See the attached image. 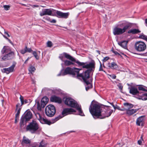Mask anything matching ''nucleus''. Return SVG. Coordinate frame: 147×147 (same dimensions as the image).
<instances>
[{
  "instance_id": "f257e3e1",
  "label": "nucleus",
  "mask_w": 147,
  "mask_h": 147,
  "mask_svg": "<svg viewBox=\"0 0 147 147\" xmlns=\"http://www.w3.org/2000/svg\"><path fill=\"white\" fill-rule=\"evenodd\" d=\"M90 112L95 119H104L110 116L113 112V110H102L101 107L96 104H93L92 101L90 106Z\"/></svg>"
},
{
  "instance_id": "f03ea898",
  "label": "nucleus",
  "mask_w": 147,
  "mask_h": 147,
  "mask_svg": "<svg viewBox=\"0 0 147 147\" xmlns=\"http://www.w3.org/2000/svg\"><path fill=\"white\" fill-rule=\"evenodd\" d=\"M77 64L78 66H82L83 68L88 69L82 74H77L78 77H82L84 82L87 84H89V81L92 78L90 77V74L92 71H93L95 69V63L94 62H90L88 64L86 63L77 62Z\"/></svg>"
},
{
  "instance_id": "7ed1b4c3",
  "label": "nucleus",
  "mask_w": 147,
  "mask_h": 147,
  "mask_svg": "<svg viewBox=\"0 0 147 147\" xmlns=\"http://www.w3.org/2000/svg\"><path fill=\"white\" fill-rule=\"evenodd\" d=\"M63 100L65 104L66 105L71 107L76 108L78 111L79 115L82 116L84 115L81 106H79L75 100L69 97H65L63 98Z\"/></svg>"
},
{
  "instance_id": "20e7f679",
  "label": "nucleus",
  "mask_w": 147,
  "mask_h": 147,
  "mask_svg": "<svg viewBox=\"0 0 147 147\" xmlns=\"http://www.w3.org/2000/svg\"><path fill=\"white\" fill-rule=\"evenodd\" d=\"M123 26H124V27L122 28L118 27L115 28L113 30V34L115 35L122 34L125 32L127 30L131 28V24L129 23L125 22L119 25V27H122Z\"/></svg>"
},
{
  "instance_id": "39448f33",
  "label": "nucleus",
  "mask_w": 147,
  "mask_h": 147,
  "mask_svg": "<svg viewBox=\"0 0 147 147\" xmlns=\"http://www.w3.org/2000/svg\"><path fill=\"white\" fill-rule=\"evenodd\" d=\"M32 117L31 112L29 111H27L22 117L20 122V127L22 128L26 124L27 122L29 121Z\"/></svg>"
},
{
  "instance_id": "423d86ee",
  "label": "nucleus",
  "mask_w": 147,
  "mask_h": 147,
  "mask_svg": "<svg viewBox=\"0 0 147 147\" xmlns=\"http://www.w3.org/2000/svg\"><path fill=\"white\" fill-rule=\"evenodd\" d=\"M39 128V125L35 121H32L26 127L27 131H29L32 134L36 132Z\"/></svg>"
},
{
  "instance_id": "0eeeda50",
  "label": "nucleus",
  "mask_w": 147,
  "mask_h": 147,
  "mask_svg": "<svg viewBox=\"0 0 147 147\" xmlns=\"http://www.w3.org/2000/svg\"><path fill=\"white\" fill-rule=\"evenodd\" d=\"M56 113V109L52 105L47 106L45 109V113L47 116L49 117L53 116Z\"/></svg>"
},
{
  "instance_id": "6e6552de",
  "label": "nucleus",
  "mask_w": 147,
  "mask_h": 147,
  "mask_svg": "<svg viewBox=\"0 0 147 147\" xmlns=\"http://www.w3.org/2000/svg\"><path fill=\"white\" fill-rule=\"evenodd\" d=\"M76 112L75 110L71 108H65L63 109L62 112V116L59 115L58 116L55 117L54 119L55 121H56L60 119L61 118L69 114H72L73 113Z\"/></svg>"
},
{
  "instance_id": "1a4fd4ad",
  "label": "nucleus",
  "mask_w": 147,
  "mask_h": 147,
  "mask_svg": "<svg viewBox=\"0 0 147 147\" xmlns=\"http://www.w3.org/2000/svg\"><path fill=\"white\" fill-rule=\"evenodd\" d=\"M134 48L137 51L142 52L144 51L146 49V46L144 42L139 41L135 43Z\"/></svg>"
},
{
  "instance_id": "9d476101",
  "label": "nucleus",
  "mask_w": 147,
  "mask_h": 147,
  "mask_svg": "<svg viewBox=\"0 0 147 147\" xmlns=\"http://www.w3.org/2000/svg\"><path fill=\"white\" fill-rule=\"evenodd\" d=\"M80 70H81V69L76 68H75L74 69L69 67H67L65 69L62 75H65L67 74H70L75 76L76 74L77 75V74H78Z\"/></svg>"
},
{
  "instance_id": "9b49d317",
  "label": "nucleus",
  "mask_w": 147,
  "mask_h": 147,
  "mask_svg": "<svg viewBox=\"0 0 147 147\" xmlns=\"http://www.w3.org/2000/svg\"><path fill=\"white\" fill-rule=\"evenodd\" d=\"M129 93L134 95H136V97L138 99L140 96L142 92L138 90L137 88L134 87H131L129 88Z\"/></svg>"
},
{
  "instance_id": "f8f14e48",
  "label": "nucleus",
  "mask_w": 147,
  "mask_h": 147,
  "mask_svg": "<svg viewBox=\"0 0 147 147\" xmlns=\"http://www.w3.org/2000/svg\"><path fill=\"white\" fill-rule=\"evenodd\" d=\"M63 57H64L67 59L71 61H76L75 58L67 53L64 52L60 55L59 57V58L63 62L64 61L63 60Z\"/></svg>"
},
{
  "instance_id": "ddd939ff",
  "label": "nucleus",
  "mask_w": 147,
  "mask_h": 147,
  "mask_svg": "<svg viewBox=\"0 0 147 147\" xmlns=\"http://www.w3.org/2000/svg\"><path fill=\"white\" fill-rule=\"evenodd\" d=\"M56 13L57 15V17L58 18L65 19L67 18L69 14V12L63 13L58 11H57Z\"/></svg>"
},
{
  "instance_id": "4468645a",
  "label": "nucleus",
  "mask_w": 147,
  "mask_h": 147,
  "mask_svg": "<svg viewBox=\"0 0 147 147\" xmlns=\"http://www.w3.org/2000/svg\"><path fill=\"white\" fill-rule=\"evenodd\" d=\"M52 10L50 9H46L42 10V11L40 13V15L42 16H43L48 15L49 16H52Z\"/></svg>"
},
{
  "instance_id": "2eb2a0df",
  "label": "nucleus",
  "mask_w": 147,
  "mask_h": 147,
  "mask_svg": "<svg viewBox=\"0 0 147 147\" xmlns=\"http://www.w3.org/2000/svg\"><path fill=\"white\" fill-rule=\"evenodd\" d=\"M14 54L13 52L11 51L9 53L6 54L2 58V59L3 60H10L12 59L14 57Z\"/></svg>"
},
{
  "instance_id": "dca6fc26",
  "label": "nucleus",
  "mask_w": 147,
  "mask_h": 147,
  "mask_svg": "<svg viewBox=\"0 0 147 147\" xmlns=\"http://www.w3.org/2000/svg\"><path fill=\"white\" fill-rule=\"evenodd\" d=\"M145 116H142L138 117L136 121V123L137 125L140 126L141 125V126H143L144 123Z\"/></svg>"
},
{
  "instance_id": "f3484780",
  "label": "nucleus",
  "mask_w": 147,
  "mask_h": 147,
  "mask_svg": "<svg viewBox=\"0 0 147 147\" xmlns=\"http://www.w3.org/2000/svg\"><path fill=\"white\" fill-rule=\"evenodd\" d=\"M16 112H17L16 114V120L19 117V114L20 113V111L22 109L21 105L20 103H18L16 105Z\"/></svg>"
},
{
  "instance_id": "a211bd4d",
  "label": "nucleus",
  "mask_w": 147,
  "mask_h": 147,
  "mask_svg": "<svg viewBox=\"0 0 147 147\" xmlns=\"http://www.w3.org/2000/svg\"><path fill=\"white\" fill-rule=\"evenodd\" d=\"M16 63H13L10 67L7 68H4L3 70H4V72L8 74L10 73L13 72L16 66Z\"/></svg>"
},
{
  "instance_id": "6ab92c4d",
  "label": "nucleus",
  "mask_w": 147,
  "mask_h": 147,
  "mask_svg": "<svg viewBox=\"0 0 147 147\" xmlns=\"http://www.w3.org/2000/svg\"><path fill=\"white\" fill-rule=\"evenodd\" d=\"M50 100L51 102H58L60 103L62 100L61 98L59 97L54 95L52 96L50 98Z\"/></svg>"
},
{
  "instance_id": "aec40b11",
  "label": "nucleus",
  "mask_w": 147,
  "mask_h": 147,
  "mask_svg": "<svg viewBox=\"0 0 147 147\" xmlns=\"http://www.w3.org/2000/svg\"><path fill=\"white\" fill-rule=\"evenodd\" d=\"M107 65L108 67L112 69L117 70L119 69L118 65L115 62H112L111 63H109Z\"/></svg>"
},
{
  "instance_id": "412c9836",
  "label": "nucleus",
  "mask_w": 147,
  "mask_h": 147,
  "mask_svg": "<svg viewBox=\"0 0 147 147\" xmlns=\"http://www.w3.org/2000/svg\"><path fill=\"white\" fill-rule=\"evenodd\" d=\"M11 51L10 48L8 47L5 46L2 49L1 52L2 54H8Z\"/></svg>"
},
{
  "instance_id": "4be33fe9",
  "label": "nucleus",
  "mask_w": 147,
  "mask_h": 147,
  "mask_svg": "<svg viewBox=\"0 0 147 147\" xmlns=\"http://www.w3.org/2000/svg\"><path fill=\"white\" fill-rule=\"evenodd\" d=\"M75 61H73L70 60H66L64 61V64L65 66H69L71 65H74V62L77 63V62H80L78 60H76V59Z\"/></svg>"
},
{
  "instance_id": "5701e85b",
  "label": "nucleus",
  "mask_w": 147,
  "mask_h": 147,
  "mask_svg": "<svg viewBox=\"0 0 147 147\" xmlns=\"http://www.w3.org/2000/svg\"><path fill=\"white\" fill-rule=\"evenodd\" d=\"M141 31L138 29L135 28L132 29L128 31L127 33L128 34L131 33L133 34H137L140 33Z\"/></svg>"
},
{
  "instance_id": "b1692460",
  "label": "nucleus",
  "mask_w": 147,
  "mask_h": 147,
  "mask_svg": "<svg viewBox=\"0 0 147 147\" xmlns=\"http://www.w3.org/2000/svg\"><path fill=\"white\" fill-rule=\"evenodd\" d=\"M128 42V41L124 40L122 42H118V44L121 47L126 49L127 48V45Z\"/></svg>"
},
{
  "instance_id": "393cba45",
  "label": "nucleus",
  "mask_w": 147,
  "mask_h": 147,
  "mask_svg": "<svg viewBox=\"0 0 147 147\" xmlns=\"http://www.w3.org/2000/svg\"><path fill=\"white\" fill-rule=\"evenodd\" d=\"M40 122L42 123H45L50 125L51 124V123L50 121H49L47 119H46L42 117L39 120Z\"/></svg>"
},
{
  "instance_id": "a878e982",
  "label": "nucleus",
  "mask_w": 147,
  "mask_h": 147,
  "mask_svg": "<svg viewBox=\"0 0 147 147\" xmlns=\"http://www.w3.org/2000/svg\"><path fill=\"white\" fill-rule=\"evenodd\" d=\"M40 122L42 123H45L50 125L51 124V123L50 121H49L47 119H46L42 117L39 120Z\"/></svg>"
},
{
  "instance_id": "bb28decb",
  "label": "nucleus",
  "mask_w": 147,
  "mask_h": 147,
  "mask_svg": "<svg viewBox=\"0 0 147 147\" xmlns=\"http://www.w3.org/2000/svg\"><path fill=\"white\" fill-rule=\"evenodd\" d=\"M138 110V109H129L126 111V113L128 115H130L136 113Z\"/></svg>"
},
{
  "instance_id": "cd10ccee",
  "label": "nucleus",
  "mask_w": 147,
  "mask_h": 147,
  "mask_svg": "<svg viewBox=\"0 0 147 147\" xmlns=\"http://www.w3.org/2000/svg\"><path fill=\"white\" fill-rule=\"evenodd\" d=\"M141 94L140 97H138V99H142L144 100H147V93L142 92Z\"/></svg>"
},
{
  "instance_id": "c85d7f7f",
  "label": "nucleus",
  "mask_w": 147,
  "mask_h": 147,
  "mask_svg": "<svg viewBox=\"0 0 147 147\" xmlns=\"http://www.w3.org/2000/svg\"><path fill=\"white\" fill-rule=\"evenodd\" d=\"M47 103H46L45 102H42L41 101V104L40 105V104L39 102H38L37 103V109L39 111H41V108H44L46 105Z\"/></svg>"
},
{
  "instance_id": "c756f323",
  "label": "nucleus",
  "mask_w": 147,
  "mask_h": 147,
  "mask_svg": "<svg viewBox=\"0 0 147 147\" xmlns=\"http://www.w3.org/2000/svg\"><path fill=\"white\" fill-rule=\"evenodd\" d=\"M125 108V111L131 109L133 107V105L128 103H125L123 104Z\"/></svg>"
},
{
  "instance_id": "7c9ffc66",
  "label": "nucleus",
  "mask_w": 147,
  "mask_h": 147,
  "mask_svg": "<svg viewBox=\"0 0 147 147\" xmlns=\"http://www.w3.org/2000/svg\"><path fill=\"white\" fill-rule=\"evenodd\" d=\"M31 142L30 140L28 138H26L25 136L23 137V140L22 142V145H24V144H29Z\"/></svg>"
},
{
  "instance_id": "2f4dec72",
  "label": "nucleus",
  "mask_w": 147,
  "mask_h": 147,
  "mask_svg": "<svg viewBox=\"0 0 147 147\" xmlns=\"http://www.w3.org/2000/svg\"><path fill=\"white\" fill-rule=\"evenodd\" d=\"M92 79H90L89 81V84H86L87 86L86 87V91H88L90 88H92V85L91 83V82H92Z\"/></svg>"
},
{
  "instance_id": "473e14b6",
  "label": "nucleus",
  "mask_w": 147,
  "mask_h": 147,
  "mask_svg": "<svg viewBox=\"0 0 147 147\" xmlns=\"http://www.w3.org/2000/svg\"><path fill=\"white\" fill-rule=\"evenodd\" d=\"M32 54L36 59L38 60L39 59L40 56L37 53L36 51H33Z\"/></svg>"
},
{
  "instance_id": "72a5a7b5",
  "label": "nucleus",
  "mask_w": 147,
  "mask_h": 147,
  "mask_svg": "<svg viewBox=\"0 0 147 147\" xmlns=\"http://www.w3.org/2000/svg\"><path fill=\"white\" fill-rule=\"evenodd\" d=\"M49 101L48 98L46 96L44 97L41 99V101L47 104Z\"/></svg>"
},
{
  "instance_id": "f704fd0d",
  "label": "nucleus",
  "mask_w": 147,
  "mask_h": 147,
  "mask_svg": "<svg viewBox=\"0 0 147 147\" xmlns=\"http://www.w3.org/2000/svg\"><path fill=\"white\" fill-rule=\"evenodd\" d=\"M28 70L30 72L32 73V72H34V71L36 70V69L34 66H31L29 67Z\"/></svg>"
},
{
  "instance_id": "c9c22d12",
  "label": "nucleus",
  "mask_w": 147,
  "mask_h": 147,
  "mask_svg": "<svg viewBox=\"0 0 147 147\" xmlns=\"http://www.w3.org/2000/svg\"><path fill=\"white\" fill-rule=\"evenodd\" d=\"M139 38L146 40V39H147V36L144 34H141L139 36Z\"/></svg>"
},
{
  "instance_id": "e433bc0d",
  "label": "nucleus",
  "mask_w": 147,
  "mask_h": 147,
  "mask_svg": "<svg viewBox=\"0 0 147 147\" xmlns=\"http://www.w3.org/2000/svg\"><path fill=\"white\" fill-rule=\"evenodd\" d=\"M138 90L140 91L141 90L143 91H147V90L145 88H144L143 86L142 85H140L138 87Z\"/></svg>"
},
{
  "instance_id": "4c0bfd02",
  "label": "nucleus",
  "mask_w": 147,
  "mask_h": 147,
  "mask_svg": "<svg viewBox=\"0 0 147 147\" xmlns=\"http://www.w3.org/2000/svg\"><path fill=\"white\" fill-rule=\"evenodd\" d=\"M46 144L42 140L40 143L39 147H46Z\"/></svg>"
},
{
  "instance_id": "58836bf2",
  "label": "nucleus",
  "mask_w": 147,
  "mask_h": 147,
  "mask_svg": "<svg viewBox=\"0 0 147 147\" xmlns=\"http://www.w3.org/2000/svg\"><path fill=\"white\" fill-rule=\"evenodd\" d=\"M27 49V46H25L24 49H22L20 50V52L22 54H24L26 53V49Z\"/></svg>"
},
{
  "instance_id": "ea45409f",
  "label": "nucleus",
  "mask_w": 147,
  "mask_h": 147,
  "mask_svg": "<svg viewBox=\"0 0 147 147\" xmlns=\"http://www.w3.org/2000/svg\"><path fill=\"white\" fill-rule=\"evenodd\" d=\"M53 45V44L50 41H49L47 43V46L49 47H51Z\"/></svg>"
},
{
  "instance_id": "a19ab883",
  "label": "nucleus",
  "mask_w": 147,
  "mask_h": 147,
  "mask_svg": "<svg viewBox=\"0 0 147 147\" xmlns=\"http://www.w3.org/2000/svg\"><path fill=\"white\" fill-rule=\"evenodd\" d=\"M20 100L21 102V104L20 105H21V106L23 105L24 104V100L23 97L21 95H20Z\"/></svg>"
},
{
  "instance_id": "79ce46f5",
  "label": "nucleus",
  "mask_w": 147,
  "mask_h": 147,
  "mask_svg": "<svg viewBox=\"0 0 147 147\" xmlns=\"http://www.w3.org/2000/svg\"><path fill=\"white\" fill-rule=\"evenodd\" d=\"M10 6L8 5H4L3 6V7L4 8L5 10L7 11L8 10L10 9Z\"/></svg>"
},
{
  "instance_id": "37998d69",
  "label": "nucleus",
  "mask_w": 147,
  "mask_h": 147,
  "mask_svg": "<svg viewBox=\"0 0 147 147\" xmlns=\"http://www.w3.org/2000/svg\"><path fill=\"white\" fill-rule=\"evenodd\" d=\"M3 36L4 38H5V39H6L12 45H13V44L11 42V41L8 38H7L5 36V35H3Z\"/></svg>"
},
{
  "instance_id": "c03bdc74",
  "label": "nucleus",
  "mask_w": 147,
  "mask_h": 147,
  "mask_svg": "<svg viewBox=\"0 0 147 147\" xmlns=\"http://www.w3.org/2000/svg\"><path fill=\"white\" fill-rule=\"evenodd\" d=\"M35 115L36 117V118L39 120L40 118L41 117V116L40 114L39 113H35Z\"/></svg>"
},
{
  "instance_id": "a18cd8bd",
  "label": "nucleus",
  "mask_w": 147,
  "mask_h": 147,
  "mask_svg": "<svg viewBox=\"0 0 147 147\" xmlns=\"http://www.w3.org/2000/svg\"><path fill=\"white\" fill-rule=\"evenodd\" d=\"M26 52H28V53H31L32 52H33L32 50L30 48H28L27 47V49H26Z\"/></svg>"
},
{
  "instance_id": "49530a36",
  "label": "nucleus",
  "mask_w": 147,
  "mask_h": 147,
  "mask_svg": "<svg viewBox=\"0 0 147 147\" xmlns=\"http://www.w3.org/2000/svg\"><path fill=\"white\" fill-rule=\"evenodd\" d=\"M109 59V57H107L104 58L102 60V61L103 62H105L108 59Z\"/></svg>"
},
{
  "instance_id": "de8ad7c7",
  "label": "nucleus",
  "mask_w": 147,
  "mask_h": 147,
  "mask_svg": "<svg viewBox=\"0 0 147 147\" xmlns=\"http://www.w3.org/2000/svg\"><path fill=\"white\" fill-rule=\"evenodd\" d=\"M109 76L113 79H115L116 78V76L114 74L109 75Z\"/></svg>"
},
{
  "instance_id": "09e8293b",
  "label": "nucleus",
  "mask_w": 147,
  "mask_h": 147,
  "mask_svg": "<svg viewBox=\"0 0 147 147\" xmlns=\"http://www.w3.org/2000/svg\"><path fill=\"white\" fill-rule=\"evenodd\" d=\"M49 22H50L51 23H55L56 22V20L55 19H53L52 20H49Z\"/></svg>"
},
{
  "instance_id": "8fccbe9b",
  "label": "nucleus",
  "mask_w": 147,
  "mask_h": 147,
  "mask_svg": "<svg viewBox=\"0 0 147 147\" xmlns=\"http://www.w3.org/2000/svg\"><path fill=\"white\" fill-rule=\"evenodd\" d=\"M4 34L5 35H7L8 37H9L10 36L9 35V34H8V32L5 31V30H4Z\"/></svg>"
},
{
  "instance_id": "3c124183",
  "label": "nucleus",
  "mask_w": 147,
  "mask_h": 147,
  "mask_svg": "<svg viewBox=\"0 0 147 147\" xmlns=\"http://www.w3.org/2000/svg\"><path fill=\"white\" fill-rule=\"evenodd\" d=\"M113 52L116 55H119L120 54L117 52L115 51H113Z\"/></svg>"
},
{
  "instance_id": "603ef678",
  "label": "nucleus",
  "mask_w": 147,
  "mask_h": 147,
  "mask_svg": "<svg viewBox=\"0 0 147 147\" xmlns=\"http://www.w3.org/2000/svg\"><path fill=\"white\" fill-rule=\"evenodd\" d=\"M142 140H138V144L139 145H141L142 144Z\"/></svg>"
},
{
  "instance_id": "864d4df0",
  "label": "nucleus",
  "mask_w": 147,
  "mask_h": 147,
  "mask_svg": "<svg viewBox=\"0 0 147 147\" xmlns=\"http://www.w3.org/2000/svg\"><path fill=\"white\" fill-rule=\"evenodd\" d=\"M63 71L62 70L61 71L60 73L57 75V76H61V75L63 76V75H62V74H63Z\"/></svg>"
},
{
  "instance_id": "5fc2aeb1",
  "label": "nucleus",
  "mask_w": 147,
  "mask_h": 147,
  "mask_svg": "<svg viewBox=\"0 0 147 147\" xmlns=\"http://www.w3.org/2000/svg\"><path fill=\"white\" fill-rule=\"evenodd\" d=\"M99 71H102V65L100 64V67L99 69Z\"/></svg>"
},
{
  "instance_id": "6e6d98bb",
  "label": "nucleus",
  "mask_w": 147,
  "mask_h": 147,
  "mask_svg": "<svg viewBox=\"0 0 147 147\" xmlns=\"http://www.w3.org/2000/svg\"><path fill=\"white\" fill-rule=\"evenodd\" d=\"M30 57H28L27 59L24 62L25 63H27V61L30 58Z\"/></svg>"
},
{
  "instance_id": "4d7b16f0",
  "label": "nucleus",
  "mask_w": 147,
  "mask_h": 147,
  "mask_svg": "<svg viewBox=\"0 0 147 147\" xmlns=\"http://www.w3.org/2000/svg\"><path fill=\"white\" fill-rule=\"evenodd\" d=\"M145 22L146 24V26L147 25V18L145 19Z\"/></svg>"
},
{
  "instance_id": "13d9d810",
  "label": "nucleus",
  "mask_w": 147,
  "mask_h": 147,
  "mask_svg": "<svg viewBox=\"0 0 147 147\" xmlns=\"http://www.w3.org/2000/svg\"><path fill=\"white\" fill-rule=\"evenodd\" d=\"M36 52L40 56V51H37Z\"/></svg>"
},
{
  "instance_id": "bf43d9fd",
  "label": "nucleus",
  "mask_w": 147,
  "mask_h": 147,
  "mask_svg": "<svg viewBox=\"0 0 147 147\" xmlns=\"http://www.w3.org/2000/svg\"><path fill=\"white\" fill-rule=\"evenodd\" d=\"M143 136L142 135V136H141L140 137V140H141L143 141Z\"/></svg>"
},
{
  "instance_id": "052dcab7",
  "label": "nucleus",
  "mask_w": 147,
  "mask_h": 147,
  "mask_svg": "<svg viewBox=\"0 0 147 147\" xmlns=\"http://www.w3.org/2000/svg\"><path fill=\"white\" fill-rule=\"evenodd\" d=\"M27 102V100H24V103H26Z\"/></svg>"
},
{
  "instance_id": "680f3d73",
  "label": "nucleus",
  "mask_w": 147,
  "mask_h": 147,
  "mask_svg": "<svg viewBox=\"0 0 147 147\" xmlns=\"http://www.w3.org/2000/svg\"><path fill=\"white\" fill-rule=\"evenodd\" d=\"M125 107L124 108H123V109H120V110H121V111H125Z\"/></svg>"
},
{
  "instance_id": "e2e57ef3",
  "label": "nucleus",
  "mask_w": 147,
  "mask_h": 147,
  "mask_svg": "<svg viewBox=\"0 0 147 147\" xmlns=\"http://www.w3.org/2000/svg\"><path fill=\"white\" fill-rule=\"evenodd\" d=\"M119 88L121 89H122L123 88V87L121 86H120L119 87Z\"/></svg>"
},
{
  "instance_id": "0e129e2a",
  "label": "nucleus",
  "mask_w": 147,
  "mask_h": 147,
  "mask_svg": "<svg viewBox=\"0 0 147 147\" xmlns=\"http://www.w3.org/2000/svg\"><path fill=\"white\" fill-rule=\"evenodd\" d=\"M112 105V106H113V108H114L115 109L116 108H115V106H114L113 105H113Z\"/></svg>"
},
{
  "instance_id": "69168bd1",
  "label": "nucleus",
  "mask_w": 147,
  "mask_h": 147,
  "mask_svg": "<svg viewBox=\"0 0 147 147\" xmlns=\"http://www.w3.org/2000/svg\"><path fill=\"white\" fill-rule=\"evenodd\" d=\"M17 119L16 120V119H15V123H16V122H17Z\"/></svg>"
},
{
  "instance_id": "338daca9",
  "label": "nucleus",
  "mask_w": 147,
  "mask_h": 147,
  "mask_svg": "<svg viewBox=\"0 0 147 147\" xmlns=\"http://www.w3.org/2000/svg\"><path fill=\"white\" fill-rule=\"evenodd\" d=\"M34 6L35 7H37V6L36 5H34Z\"/></svg>"
},
{
  "instance_id": "774afa93",
  "label": "nucleus",
  "mask_w": 147,
  "mask_h": 147,
  "mask_svg": "<svg viewBox=\"0 0 147 147\" xmlns=\"http://www.w3.org/2000/svg\"><path fill=\"white\" fill-rule=\"evenodd\" d=\"M32 147H35V146H32Z\"/></svg>"
}]
</instances>
